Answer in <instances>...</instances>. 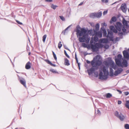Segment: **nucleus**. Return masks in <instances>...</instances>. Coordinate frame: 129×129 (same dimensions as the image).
I'll return each instance as SVG.
<instances>
[{
	"instance_id": "nucleus-1",
	"label": "nucleus",
	"mask_w": 129,
	"mask_h": 129,
	"mask_svg": "<svg viewBox=\"0 0 129 129\" xmlns=\"http://www.w3.org/2000/svg\"><path fill=\"white\" fill-rule=\"evenodd\" d=\"M76 31L77 37L78 36H82L79 38V40L80 42H85L86 43H88L90 40V37L89 36L86 29L84 28L77 27Z\"/></svg>"
},
{
	"instance_id": "nucleus-2",
	"label": "nucleus",
	"mask_w": 129,
	"mask_h": 129,
	"mask_svg": "<svg viewBox=\"0 0 129 129\" xmlns=\"http://www.w3.org/2000/svg\"><path fill=\"white\" fill-rule=\"evenodd\" d=\"M108 72L107 68L105 67H103V69H100L99 75V78L102 80H106L108 77Z\"/></svg>"
},
{
	"instance_id": "nucleus-3",
	"label": "nucleus",
	"mask_w": 129,
	"mask_h": 129,
	"mask_svg": "<svg viewBox=\"0 0 129 129\" xmlns=\"http://www.w3.org/2000/svg\"><path fill=\"white\" fill-rule=\"evenodd\" d=\"M91 63L93 67H95L101 65L102 64V61L100 59L99 56L97 55L93 58Z\"/></svg>"
},
{
	"instance_id": "nucleus-4",
	"label": "nucleus",
	"mask_w": 129,
	"mask_h": 129,
	"mask_svg": "<svg viewBox=\"0 0 129 129\" xmlns=\"http://www.w3.org/2000/svg\"><path fill=\"white\" fill-rule=\"evenodd\" d=\"M88 32L89 33L90 35L92 36H94L99 38L102 37V34L101 31H97L93 29L92 30H89Z\"/></svg>"
},
{
	"instance_id": "nucleus-5",
	"label": "nucleus",
	"mask_w": 129,
	"mask_h": 129,
	"mask_svg": "<svg viewBox=\"0 0 129 129\" xmlns=\"http://www.w3.org/2000/svg\"><path fill=\"white\" fill-rule=\"evenodd\" d=\"M122 56L120 54H119L117 56V58L115 59L116 64L119 66L122 67L121 63Z\"/></svg>"
},
{
	"instance_id": "nucleus-6",
	"label": "nucleus",
	"mask_w": 129,
	"mask_h": 129,
	"mask_svg": "<svg viewBox=\"0 0 129 129\" xmlns=\"http://www.w3.org/2000/svg\"><path fill=\"white\" fill-rule=\"evenodd\" d=\"M121 23L119 22H118L116 23V25L115 27L116 29L120 31L121 30Z\"/></svg>"
},
{
	"instance_id": "nucleus-7",
	"label": "nucleus",
	"mask_w": 129,
	"mask_h": 129,
	"mask_svg": "<svg viewBox=\"0 0 129 129\" xmlns=\"http://www.w3.org/2000/svg\"><path fill=\"white\" fill-rule=\"evenodd\" d=\"M108 33L107 38H109L110 40H112L113 38V35L112 32L111 31H109L108 30Z\"/></svg>"
},
{
	"instance_id": "nucleus-8",
	"label": "nucleus",
	"mask_w": 129,
	"mask_h": 129,
	"mask_svg": "<svg viewBox=\"0 0 129 129\" xmlns=\"http://www.w3.org/2000/svg\"><path fill=\"white\" fill-rule=\"evenodd\" d=\"M121 9L123 12H126V5L125 4H122L121 7Z\"/></svg>"
},
{
	"instance_id": "nucleus-9",
	"label": "nucleus",
	"mask_w": 129,
	"mask_h": 129,
	"mask_svg": "<svg viewBox=\"0 0 129 129\" xmlns=\"http://www.w3.org/2000/svg\"><path fill=\"white\" fill-rule=\"evenodd\" d=\"M90 48L93 51H97L98 50L96 44L94 45L91 44L90 45Z\"/></svg>"
},
{
	"instance_id": "nucleus-10",
	"label": "nucleus",
	"mask_w": 129,
	"mask_h": 129,
	"mask_svg": "<svg viewBox=\"0 0 129 129\" xmlns=\"http://www.w3.org/2000/svg\"><path fill=\"white\" fill-rule=\"evenodd\" d=\"M123 69L121 68H119L118 69L117 71H116L114 73V75L117 76L118 74L120 73L123 71Z\"/></svg>"
},
{
	"instance_id": "nucleus-11",
	"label": "nucleus",
	"mask_w": 129,
	"mask_h": 129,
	"mask_svg": "<svg viewBox=\"0 0 129 129\" xmlns=\"http://www.w3.org/2000/svg\"><path fill=\"white\" fill-rule=\"evenodd\" d=\"M123 53L124 57L127 59H128L129 55L128 53L126 51L124 50Z\"/></svg>"
},
{
	"instance_id": "nucleus-12",
	"label": "nucleus",
	"mask_w": 129,
	"mask_h": 129,
	"mask_svg": "<svg viewBox=\"0 0 129 129\" xmlns=\"http://www.w3.org/2000/svg\"><path fill=\"white\" fill-rule=\"evenodd\" d=\"M99 42L101 43H106L108 42V40L107 39H102L99 40Z\"/></svg>"
},
{
	"instance_id": "nucleus-13",
	"label": "nucleus",
	"mask_w": 129,
	"mask_h": 129,
	"mask_svg": "<svg viewBox=\"0 0 129 129\" xmlns=\"http://www.w3.org/2000/svg\"><path fill=\"white\" fill-rule=\"evenodd\" d=\"M95 70L94 68L93 67H92L89 70H88V72L89 75L93 73Z\"/></svg>"
},
{
	"instance_id": "nucleus-14",
	"label": "nucleus",
	"mask_w": 129,
	"mask_h": 129,
	"mask_svg": "<svg viewBox=\"0 0 129 129\" xmlns=\"http://www.w3.org/2000/svg\"><path fill=\"white\" fill-rule=\"evenodd\" d=\"M110 28L111 31H112L114 33H117V30L115 29L114 26H110Z\"/></svg>"
},
{
	"instance_id": "nucleus-15",
	"label": "nucleus",
	"mask_w": 129,
	"mask_h": 129,
	"mask_svg": "<svg viewBox=\"0 0 129 129\" xmlns=\"http://www.w3.org/2000/svg\"><path fill=\"white\" fill-rule=\"evenodd\" d=\"M30 63L29 62H28L26 63L25 67V68L26 69H28L30 68Z\"/></svg>"
},
{
	"instance_id": "nucleus-16",
	"label": "nucleus",
	"mask_w": 129,
	"mask_h": 129,
	"mask_svg": "<svg viewBox=\"0 0 129 129\" xmlns=\"http://www.w3.org/2000/svg\"><path fill=\"white\" fill-rule=\"evenodd\" d=\"M95 44L98 49L99 48H102L103 46V45L100 43H96Z\"/></svg>"
},
{
	"instance_id": "nucleus-17",
	"label": "nucleus",
	"mask_w": 129,
	"mask_h": 129,
	"mask_svg": "<svg viewBox=\"0 0 129 129\" xmlns=\"http://www.w3.org/2000/svg\"><path fill=\"white\" fill-rule=\"evenodd\" d=\"M122 60L123 61L122 63L124 66L125 67H126L127 66V62L126 60L123 59H122Z\"/></svg>"
},
{
	"instance_id": "nucleus-18",
	"label": "nucleus",
	"mask_w": 129,
	"mask_h": 129,
	"mask_svg": "<svg viewBox=\"0 0 129 129\" xmlns=\"http://www.w3.org/2000/svg\"><path fill=\"white\" fill-rule=\"evenodd\" d=\"M121 121H123L125 118V116L121 114H120L119 116L118 117Z\"/></svg>"
},
{
	"instance_id": "nucleus-19",
	"label": "nucleus",
	"mask_w": 129,
	"mask_h": 129,
	"mask_svg": "<svg viewBox=\"0 0 129 129\" xmlns=\"http://www.w3.org/2000/svg\"><path fill=\"white\" fill-rule=\"evenodd\" d=\"M122 23L124 25V26H126L127 27H128V25L127 22L124 19H123L122 21Z\"/></svg>"
},
{
	"instance_id": "nucleus-20",
	"label": "nucleus",
	"mask_w": 129,
	"mask_h": 129,
	"mask_svg": "<svg viewBox=\"0 0 129 129\" xmlns=\"http://www.w3.org/2000/svg\"><path fill=\"white\" fill-rule=\"evenodd\" d=\"M95 17L99 18L101 17L102 16V13L101 12H100L97 13H95Z\"/></svg>"
},
{
	"instance_id": "nucleus-21",
	"label": "nucleus",
	"mask_w": 129,
	"mask_h": 129,
	"mask_svg": "<svg viewBox=\"0 0 129 129\" xmlns=\"http://www.w3.org/2000/svg\"><path fill=\"white\" fill-rule=\"evenodd\" d=\"M82 46L84 48H89V46L85 43H82Z\"/></svg>"
},
{
	"instance_id": "nucleus-22",
	"label": "nucleus",
	"mask_w": 129,
	"mask_h": 129,
	"mask_svg": "<svg viewBox=\"0 0 129 129\" xmlns=\"http://www.w3.org/2000/svg\"><path fill=\"white\" fill-rule=\"evenodd\" d=\"M20 82L22 84H23L24 86L26 87L25 81L24 80H20Z\"/></svg>"
},
{
	"instance_id": "nucleus-23",
	"label": "nucleus",
	"mask_w": 129,
	"mask_h": 129,
	"mask_svg": "<svg viewBox=\"0 0 129 129\" xmlns=\"http://www.w3.org/2000/svg\"><path fill=\"white\" fill-rule=\"evenodd\" d=\"M125 106L129 109V100L126 101V103L125 104Z\"/></svg>"
},
{
	"instance_id": "nucleus-24",
	"label": "nucleus",
	"mask_w": 129,
	"mask_h": 129,
	"mask_svg": "<svg viewBox=\"0 0 129 129\" xmlns=\"http://www.w3.org/2000/svg\"><path fill=\"white\" fill-rule=\"evenodd\" d=\"M64 64L65 65L69 66L70 65L68 60L67 58L65 59Z\"/></svg>"
},
{
	"instance_id": "nucleus-25",
	"label": "nucleus",
	"mask_w": 129,
	"mask_h": 129,
	"mask_svg": "<svg viewBox=\"0 0 129 129\" xmlns=\"http://www.w3.org/2000/svg\"><path fill=\"white\" fill-rule=\"evenodd\" d=\"M110 76H113L114 75L113 74V70L112 69L110 68Z\"/></svg>"
},
{
	"instance_id": "nucleus-26",
	"label": "nucleus",
	"mask_w": 129,
	"mask_h": 129,
	"mask_svg": "<svg viewBox=\"0 0 129 129\" xmlns=\"http://www.w3.org/2000/svg\"><path fill=\"white\" fill-rule=\"evenodd\" d=\"M89 17L92 18H94L95 17V13H91L89 15Z\"/></svg>"
},
{
	"instance_id": "nucleus-27",
	"label": "nucleus",
	"mask_w": 129,
	"mask_h": 129,
	"mask_svg": "<svg viewBox=\"0 0 129 129\" xmlns=\"http://www.w3.org/2000/svg\"><path fill=\"white\" fill-rule=\"evenodd\" d=\"M51 7L54 10L56 8L58 7V6L54 5L53 4H52L51 6Z\"/></svg>"
},
{
	"instance_id": "nucleus-28",
	"label": "nucleus",
	"mask_w": 129,
	"mask_h": 129,
	"mask_svg": "<svg viewBox=\"0 0 129 129\" xmlns=\"http://www.w3.org/2000/svg\"><path fill=\"white\" fill-rule=\"evenodd\" d=\"M116 18L115 17H113L111 19V21H110V22L111 23H112V22H115L116 21Z\"/></svg>"
},
{
	"instance_id": "nucleus-29",
	"label": "nucleus",
	"mask_w": 129,
	"mask_h": 129,
	"mask_svg": "<svg viewBox=\"0 0 129 129\" xmlns=\"http://www.w3.org/2000/svg\"><path fill=\"white\" fill-rule=\"evenodd\" d=\"M112 96V94L110 93H108L106 94V97L107 98H109Z\"/></svg>"
},
{
	"instance_id": "nucleus-30",
	"label": "nucleus",
	"mask_w": 129,
	"mask_h": 129,
	"mask_svg": "<svg viewBox=\"0 0 129 129\" xmlns=\"http://www.w3.org/2000/svg\"><path fill=\"white\" fill-rule=\"evenodd\" d=\"M95 29L96 30H99L100 27V24L99 23H97L95 26Z\"/></svg>"
},
{
	"instance_id": "nucleus-31",
	"label": "nucleus",
	"mask_w": 129,
	"mask_h": 129,
	"mask_svg": "<svg viewBox=\"0 0 129 129\" xmlns=\"http://www.w3.org/2000/svg\"><path fill=\"white\" fill-rule=\"evenodd\" d=\"M46 37L47 35H45L43 37V41L44 43L45 42Z\"/></svg>"
},
{
	"instance_id": "nucleus-32",
	"label": "nucleus",
	"mask_w": 129,
	"mask_h": 129,
	"mask_svg": "<svg viewBox=\"0 0 129 129\" xmlns=\"http://www.w3.org/2000/svg\"><path fill=\"white\" fill-rule=\"evenodd\" d=\"M103 36H106L107 35V32L106 31L105 29H103Z\"/></svg>"
},
{
	"instance_id": "nucleus-33",
	"label": "nucleus",
	"mask_w": 129,
	"mask_h": 129,
	"mask_svg": "<svg viewBox=\"0 0 129 129\" xmlns=\"http://www.w3.org/2000/svg\"><path fill=\"white\" fill-rule=\"evenodd\" d=\"M93 39L94 40L95 42H97L98 41V37L95 36L94 37Z\"/></svg>"
},
{
	"instance_id": "nucleus-34",
	"label": "nucleus",
	"mask_w": 129,
	"mask_h": 129,
	"mask_svg": "<svg viewBox=\"0 0 129 129\" xmlns=\"http://www.w3.org/2000/svg\"><path fill=\"white\" fill-rule=\"evenodd\" d=\"M115 116L117 117H118L120 115V114H119L118 112L117 111H116L115 112Z\"/></svg>"
},
{
	"instance_id": "nucleus-35",
	"label": "nucleus",
	"mask_w": 129,
	"mask_h": 129,
	"mask_svg": "<svg viewBox=\"0 0 129 129\" xmlns=\"http://www.w3.org/2000/svg\"><path fill=\"white\" fill-rule=\"evenodd\" d=\"M62 44H61V42L60 41L59 42V43L58 45V48L60 49L62 46Z\"/></svg>"
},
{
	"instance_id": "nucleus-36",
	"label": "nucleus",
	"mask_w": 129,
	"mask_h": 129,
	"mask_svg": "<svg viewBox=\"0 0 129 129\" xmlns=\"http://www.w3.org/2000/svg\"><path fill=\"white\" fill-rule=\"evenodd\" d=\"M124 127L126 129H129V125L126 124L125 125Z\"/></svg>"
},
{
	"instance_id": "nucleus-37",
	"label": "nucleus",
	"mask_w": 129,
	"mask_h": 129,
	"mask_svg": "<svg viewBox=\"0 0 129 129\" xmlns=\"http://www.w3.org/2000/svg\"><path fill=\"white\" fill-rule=\"evenodd\" d=\"M102 2L104 3H107L108 2V0H101Z\"/></svg>"
},
{
	"instance_id": "nucleus-38",
	"label": "nucleus",
	"mask_w": 129,
	"mask_h": 129,
	"mask_svg": "<svg viewBox=\"0 0 129 129\" xmlns=\"http://www.w3.org/2000/svg\"><path fill=\"white\" fill-rule=\"evenodd\" d=\"M50 71L54 73H57L53 69H51Z\"/></svg>"
},
{
	"instance_id": "nucleus-39",
	"label": "nucleus",
	"mask_w": 129,
	"mask_h": 129,
	"mask_svg": "<svg viewBox=\"0 0 129 129\" xmlns=\"http://www.w3.org/2000/svg\"><path fill=\"white\" fill-rule=\"evenodd\" d=\"M64 53L66 55V56L68 58H70V56H69L67 54V53L66 51L65 50L64 51Z\"/></svg>"
},
{
	"instance_id": "nucleus-40",
	"label": "nucleus",
	"mask_w": 129,
	"mask_h": 129,
	"mask_svg": "<svg viewBox=\"0 0 129 129\" xmlns=\"http://www.w3.org/2000/svg\"><path fill=\"white\" fill-rule=\"evenodd\" d=\"M45 61L48 64L51 65V62L49 61V60H46Z\"/></svg>"
},
{
	"instance_id": "nucleus-41",
	"label": "nucleus",
	"mask_w": 129,
	"mask_h": 129,
	"mask_svg": "<svg viewBox=\"0 0 129 129\" xmlns=\"http://www.w3.org/2000/svg\"><path fill=\"white\" fill-rule=\"evenodd\" d=\"M59 17L60 19L62 21H64L65 20V18H64V17L62 16H59Z\"/></svg>"
},
{
	"instance_id": "nucleus-42",
	"label": "nucleus",
	"mask_w": 129,
	"mask_h": 129,
	"mask_svg": "<svg viewBox=\"0 0 129 129\" xmlns=\"http://www.w3.org/2000/svg\"><path fill=\"white\" fill-rule=\"evenodd\" d=\"M125 26H123L122 29V30L123 32H125L126 31V29L125 28Z\"/></svg>"
},
{
	"instance_id": "nucleus-43",
	"label": "nucleus",
	"mask_w": 129,
	"mask_h": 129,
	"mask_svg": "<svg viewBox=\"0 0 129 129\" xmlns=\"http://www.w3.org/2000/svg\"><path fill=\"white\" fill-rule=\"evenodd\" d=\"M94 39L93 38H91V40L90 41V43L91 44H92L94 43Z\"/></svg>"
},
{
	"instance_id": "nucleus-44",
	"label": "nucleus",
	"mask_w": 129,
	"mask_h": 129,
	"mask_svg": "<svg viewBox=\"0 0 129 129\" xmlns=\"http://www.w3.org/2000/svg\"><path fill=\"white\" fill-rule=\"evenodd\" d=\"M102 25L103 26H107V24H106V23L104 22V23H102Z\"/></svg>"
},
{
	"instance_id": "nucleus-45",
	"label": "nucleus",
	"mask_w": 129,
	"mask_h": 129,
	"mask_svg": "<svg viewBox=\"0 0 129 129\" xmlns=\"http://www.w3.org/2000/svg\"><path fill=\"white\" fill-rule=\"evenodd\" d=\"M124 93L125 95H128V94H129V92L127 91L125 92H124Z\"/></svg>"
},
{
	"instance_id": "nucleus-46",
	"label": "nucleus",
	"mask_w": 129,
	"mask_h": 129,
	"mask_svg": "<svg viewBox=\"0 0 129 129\" xmlns=\"http://www.w3.org/2000/svg\"><path fill=\"white\" fill-rule=\"evenodd\" d=\"M16 22H17L19 24L21 25L22 24V23L20 22L18 20H16Z\"/></svg>"
},
{
	"instance_id": "nucleus-47",
	"label": "nucleus",
	"mask_w": 129,
	"mask_h": 129,
	"mask_svg": "<svg viewBox=\"0 0 129 129\" xmlns=\"http://www.w3.org/2000/svg\"><path fill=\"white\" fill-rule=\"evenodd\" d=\"M122 103L121 101H118V104L120 105V104Z\"/></svg>"
},
{
	"instance_id": "nucleus-48",
	"label": "nucleus",
	"mask_w": 129,
	"mask_h": 129,
	"mask_svg": "<svg viewBox=\"0 0 129 129\" xmlns=\"http://www.w3.org/2000/svg\"><path fill=\"white\" fill-rule=\"evenodd\" d=\"M91 25L93 27L94 26V24L93 23H90Z\"/></svg>"
},
{
	"instance_id": "nucleus-49",
	"label": "nucleus",
	"mask_w": 129,
	"mask_h": 129,
	"mask_svg": "<svg viewBox=\"0 0 129 129\" xmlns=\"http://www.w3.org/2000/svg\"><path fill=\"white\" fill-rule=\"evenodd\" d=\"M45 1L47 2H50L52 1V0H45Z\"/></svg>"
},
{
	"instance_id": "nucleus-50",
	"label": "nucleus",
	"mask_w": 129,
	"mask_h": 129,
	"mask_svg": "<svg viewBox=\"0 0 129 129\" xmlns=\"http://www.w3.org/2000/svg\"><path fill=\"white\" fill-rule=\"evenodd\" d=\"M53 56H54V59L56 60L57 59V57H56V55H53Z\"/></svg>"
},
{
	"instance_id": "nucleus-51",
	"label": "nucleus",
	"mask_w": 129,
	"mask_h": 129,
	"mask_svg": "<svg viewBox=\"0 0 129 129\" xmlns=\"http://www.w3.org/2000/svg\"><path fill=\"white\" fill-rule=\"evenodd\" d=\"M107 13V11H104V12H103V15H105Z\"/></svg>"
},
{
	"instance_id": "nucleus-52",
	"label": "nucleus",
	"mask_w": 129,
	"mask_h": 129,
	"mask_svg": "<svg viewBox=\"0 0 129 129\" xmlns=\"http://www.w3.org/2000/svg\"><path fill=\"white\" fill-rule=\"evenodd\" d=\"M117 90V91H118L119 92V93L120 94L122 92L121 91H120L119 90Z\"/></svg>"
},
{
	"instance_id": "nucleus-53",
	"label": "nucleus",
	"mask_w": 129,
	"mask_h": 129,
	"mask_svg": "<svg viewBox=\"0 0 129 129\" xmlns=\"http://www.w3.org/2000/svg\"><path fill=\"white\" fill-rule=\"evenodd\" d=\"M71 26V25H70L68 26L65 29V31H66L67 30H68V29Z\"/></svg>"
},
{
	"instance_id": "nucleus-54",
	"label": "nucleus",
	"mask_w": 129,
	"mask_h": 129,
	"mask_svg": "<svg viewBox=\"0 0 129 129\" xmlns=\"http://www.w3.org/2000/svg\"><path fill=\"white\" fill-rule=\"evenodd\" d=\"M112 65H113V66L112 67V68H113L114 69H115V68L114 67V62H113V63H112Z\"/></svg>"
},
{
	"instance_id": "nucleus-55",
	"label": "nucleus",
	"mask_w": 129,
	"mask_h": 129,
	"mask_svg": "<svg viewBox=\"0 0 129 129\" xmlns=\"http://www.w3.org/2000/svg\"><path fill=\"white\" fill-rule=\"evenodd\" d=\"M50 65L52 66H54V67H55V64H52V63H51Z\"/></svg>"
},
{
	"instance_id": "nucleus-56",
	"label": "nucleus",
	"mask_w": 129,
	"mask_h": 129,
	"mask_svg": "<svg viewBox=\"0 0 129 129\" xmlns=\"http://www.w3.org/2000/svg\"><path fill=\"white\" fill-rule=\"evenodd\" d=\"M123 34V33L122 32H121L119 33V35L120 36H121Z\"/></svg>"
},
{
	"instance_id": "nucleus-57",
	"label": "nucleus",
	"mask_w": 129,
	"mask_h": 129,
	"mask_svg": "<svg viewBox=\"0 0 129 129\" xmlns=\"http://www.w3.org/2000/svg\"><path fill=\"white\" fill-rule=\"evenodd\" d=\"M75 59H77V54H76V53H75Z\"/></svg>"
},
{
	"instance_id": "nucleus-58",
	"label": "nucleus",
	"mask_w": 129,
	"mask_h": 129,
	"mask_svg": "<svg viewBox=\"0 0 129 129\" xmlns=\"http://www.w3.org/2000/svg\"><path fill=\"white\" fill-rule=\"evenodd\" d=\"M86 62L88 63H90V61L88 60H87L86 61Z\"/></svg>"
},
{
	"instance_id": "nucleus-59",
	"label": "nucleus",
	"mask_w": 129,
	"mask_h": 129,
	"mask_svg": "<svg viewBox=\"0 0 129 129\" xmlns=\"http://www.w3.org/2000/svg\"><path fill=\"white\" fill-rule=\"evenodd\" d=\"M83 4V2H81L80 3V4H79V5H82Z\"/></svg>"
},
{
	"instance_id": "nucleus-60",
	"label": "nucleus",
	"mask_w": 129,
	"mask_h": 129,
	"mask_svg": "<svg viewBox=\"0 0 129 129\" xmlns=\"http://www.w3.org/2000/svg\"><path fill=\"white\" fill-rule=\"evenodd\" d=\"M98 111V113H100V110H98V111Z\"/></svg>"
},
{
	"instance_id": "nucleus-61",
	"label": "nucleus",
	"mask_w": 129,
	"mask_h": 129,
	"mask_svg": "<svg viewBox=\"0 0 129 129\" xmlns=\"http://www.w3.org/2000/svg\"><path fill=\"white\" fill-rule=\"evenodd\" d=\"M106 47L107 48H108L109 47V46L108 45H107L105 46V48H106Z\"/></svg>"
},
{
	"instance_id": "nucleus-62",
	"label": "nucleus",
	"mask_w": 129,
	"mask_h": 129,
	"mask_svg": "<svg viewBox=\"0 0 129 129\" xmlns=\"http://www.w3.org/2000/svg\"><path fill=\"white\" fill-rule=\"evenodd\" d=\"M76 61L77 62V63H78V59H76Z\"/></svg>"
},
{
	"instance_id": "nucleus-63",
	"label": "nucleus",
	"mask_w": 129,
	"mask_h": 129,
	"mask_svg": "<svg viewBox=\"0 0 129 129\" xmlns=\"http://www.w3.org/2000/svg\"><path fill=\"white\" fill-rule=\"evenodd\" d=\"M77 63L78 64V66L79 67V66H80V63Z\"/></svg>"
},
{
	"instance_id": "nucleus-64",
	"label": "nucleus",
	"mask_w": 129,
	"mask_h": 129,
	"mask_svg": "<svg viewBox=\"0 0 129 129\" xmlns=\"http://www.w3.org/2000/svg\"><path fill=\"white\" fill-rule=\"evenodd\" d=\"M53 55H55V54L54 53V52H52Z\"/></svg>"
}]
</instances>
